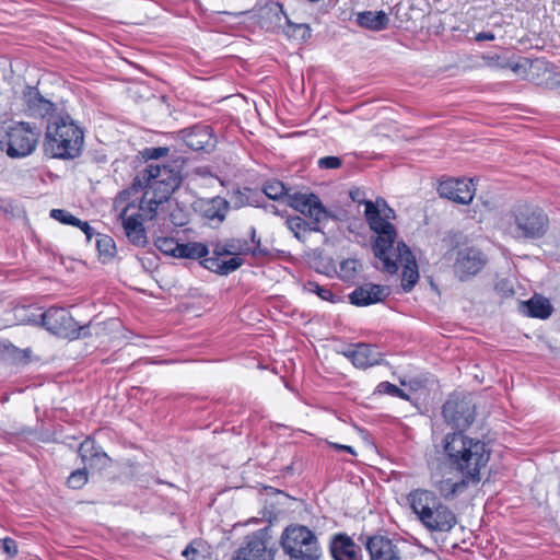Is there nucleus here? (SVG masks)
<instances>
[{
  "instance_id": "f257e3e1",
  "label": "nucleus",
  "mask_w": 560,
  "mask_h": 560,
  "mask_svg": "<svg viewBox=\"0 0 560 560\" xmlns=\"http://www.w3.org/2000/svg\"><path fill=\"white\" fill-rule=\"evenodd\" d=\"M443 448L453 470L472 485L480 482L481 470L487 467L491 455V450L483 441L469 438L463 432H453L444 436Z\"/></svg>"
},
{
  "instance_id": "f03ea898",
  "label": "nucleus",
  "mask_w": 560,
  "mask_h": 560,
  "mask_svg": "<svg viewBox=\"0 0 560 560\" xmlns=\"http://www.w3.org/2000/svg\"><path fill=\"white\" fill-rule=\"evenodd\" d=\"M364 206L366 223L376 234L372 245L374 256L383 262V269L386 272L395 273L398 270V264L390 259L388 253L397 238V231L390 222L396 218V213L382 197L376 198L375 201H364Z\"/></svg>"
},
{
  "instance_id": "7ed1b4c3",
  "label": "nucleus",
  "mask_w": 560,
  "mask_h": 560,
  "mask_svg": "<svg viewBox=\"0 0 560 560\" xmlns=\"http://www.w3.org/2000/svg\"><path fill=\"white\" fill-rule=\"evenodd\" d=\"M83 143V130L69 114H58L48 120L44 141L46 154L54 159L73 160L81 154Z\"/></svg>"
},
{
  "instance_id": "20e7f679",
  "label": "nucleus",
  "mask_w": 560,
  "mask_h": 560,
  "mask_svg": "<svg viewBox=\"0 0 560 560\" xmlns=\"http://www.w3.org/2000/svg\"><path fill=\"white\" fill-rule=\"evenodd\" d=\"M549 224L545 210L527 202L515 203L500 219L502 232L514 240H539L547 234Z\"/></svg>"
},
{
  "instance_id": "39448f33",
  "label": "nucleus",
  "mask_w": 560,
  "mask_h": 560,
  "mask_svg": "<svg viewBox=\"0 0 560 560\" xmlns=\"http://www.w3.org/2000/svg\"><path fill=\"white\" fill-rule=\"evenodd\" d=\"M267 257L269 250L266 247H252L246 238L231 237L213 244L212 256L200 262L206 269L221 276H226L238 269L244 260L241 255Z\"/></svg>"
},
{
  "instance_id": "423d86ee",
  "label": "nucleus",
  "mask_w": 560,
  "mask_h": 560,
  "mask_svg": "<svg viewBox=\"0 0 560 560\" xmlns=\"http://www.w3.org/2000/svg\"><path fill=\"white\" fill-rule=\"evenodd\" d=\"M180 184L182 175L178 165L171 166L149 163L144 170L137 174L131 189L141 191L144 188H150L158 191L161 199H168Z\"/></svg>"
},
{
  "instance_id": "0eeeda50",
  "label": "nucleus",
  "mask_w": 560,
  "mask_h": 560,
  "mask_svg": "<svg viewBox=\"0 0 560 560\" xmlns=\"http://www.w3.org/2000/svg\"><path fill=\"white\" fill-rule=\"evenodd\" d=\"M38 318V323H40L48 331L58 337L70 340L91 337L93 335V330H96L98 327V324L95 325L93 320L79 325L70 312L63 307L51 306L40 313ZM95 334H97V331H95Z\"/></svg>"
},
{
  "instance_id": "6e6552de",
  "label": "nucleus",
  "mask_w": 560,
  "mask_h": 560,
  "mask_svg": "<svg viewBox=\"0 0 560 560\" xmlns=\"http://www.w3.org/2000/svg\"><path fill=\"white\" fill-rule=\"evenodd\" d=\"M280 545L290 560H319L322 555L316 535L303 525L288 526L281 535Z\"/></svg>"
},
{
  "instance_id": "1a4fd4ad",
  "label": "nucleus",
  "mask_w": 560,
  "mask_h": 560,
  "mask_svg": "<svg viewBox=\"0 0 560 560\" xmlns=\"http://www.w3.org/2000/svg\"><path fill=\"white\" fill-rule=\"evenodd\" d=\"M39 135L40 130L30 122L14 124L0 136V150L13 159L27 156L35 150Z\"/></svg>"
},
{
  "instance_id": "9d476101",
  "label": "nucleus",
  "mask_w": 560,
  "mask_h": 560,
  "mask_svg": "<svg viewBox=\"0 0 560 560\" xmlns=\"http://www.w3.org/2000/svg\"><path fill=\"white\" fill-rule=\"evenodd\" d=\"M271 540V527L265 526L245 536L232 560H275L276 548L270 545Z\"/></svg>"
},
{
  "instance_id": "9b49d317",
  "label": "nucleus",
  "mask_w": 560,
  "mask_h": 560,
  "mask_svg": "<svg viewBox=\"0 0 560 560\" xmlns=\"http://www.w3.org/2000/svg\"><path fill=\"white\" fill-rule=\"evenodd\" d=\"M288 205L300 213L312 220V230L323 232V224L329 219H337L320 201L319 197L313 192H294L288 195Z\"/></svg>"
},
{
  "instance_id": "f8f14e48",
  "label": "nucleus",
  "mask_w": 560,
  "mask_h": 560,
  "mask_svg": "<svg viewBox=\"0 0 560 560\" xmlns=\"http://www.w3.org/2000/svg\"><path fill=\"white\" fill-rule=\"evenodd\" d=\"M442 415L448 424L462 432L474 422L476 407L469 397L452 395L443 405Z\"/></svg>"
},
{
  "instance_id": "ddd939ff",
  "label": "nucleus",
  "mask_w": 560,
  "mask_h": 560,
  "mask_svg": "<svg viewBox=\"0 0 560 560\" xmlns=\"http://www.w3.org/2000/svg\"><path fill=\"white\" fill-rule=\"evenodd\" d=\"M486 255L477 247L465 246L455 250L453 271L460 281H466L481 271Z\"/></svg>"
},
{
  "instance_id": "4468645a",
  "label": "nucleus",
  "mask_w": 560,
  "mask_h": 560,
  "mask_svg": "<svg viewBox=\"0 0 560 560\" xmlns=\"http://www.w3.org/2000/svg\"><path fill=\"white\" fill-rule=\"evenodd\" d=\"M369 552L370 560H402L399 544L384 535L360 538Z\"/></svg>"
},
{
  "instance_id": "2eb2a0df",
  "label": "nucleus",
  "mask_w": 560,
  "mask_h": 560,
  "mask_svg": "<svg viewBox=\"0 0 560 560\" xmlns=\"http://www.w3.org/2000/svg\"><path fill=\"white\" fill-rule=\"evenodd\" d=\"M388 254L396 264L397 260L404 264L401 288L405 292H409L419 280L418 265L410 248L404 242H398L396 249L393 247Z\"/></svg>"
},
{
  "instance_id": "dca6fc26",
  "label": "nucleus",
  "mask_w": 560,
  "mask_h": 560,
  "mask_svg": "<svg viewBox=\"0 0 560 560\" xmlns=\"http://www.w3.org/2000/svg\"><path fill=\"white\" fill-rule=\"evenodd\" d=\"M421 525L430 533H448L457 524L455 513L441 501L434 505L429 515L421 517Z\"/></svg>"
},
{
  "instance_id": "f3484780",
  "label": "nucleus",
  "mask_w": 560,
  "mask_h": 560,
  "mask_svg": "<svg viewBox=\"0 0 560 560\" xmlns=\"http://www.w3.org/2000/svg\"><path fill=\"white\" fill-rule=\"evenodd\" d=\"M438 192L442 198L460 205H468L474 199L475 187L472 179L450 178L439 184Z\"/></svg>"
},
{
  "instance_id": "a211bd4d",
  "label": "nucleus",
  "mask_w": 560,
  "mask_h": 560,
  "mask_svg": "<svg viewBox=\"0 0 560 560\" xmlns=\"http://www.w3.org/2000/svg\"><path fill=\"white\" fill-rule=\"evenodd\" d=\"M178 136L192 151L209 152L215 147L212 129L207 125H195L178 131Z\"/></svg>"
},
{
  "instance_id": "6ab92c4d",
  "label": "nucleus",
  "mask_w": 560,
  "mask_h": 560,
  "mask_svg": "<svg viewBox=\"0 0 560 560\" xmlns=\"http://www.w3.org/2000/svg\"><path fill=\"white\" fill-rule=\"evenodd\" d=\"M130 205H127L119 213V220L121 221L125 234L129 242L136 246L144 247L148 244V237L145 229L142 224V218L140 214L128 215Z\"/></svg>"
},
{
  "instance_id": "aec40b11",
  "label": "nucleus",
  "mask_w": 560,
  "mask_h": 560,
  "mask_svg": "<svg viewBox=\"0 0 560 560\" xmlns=\"http://www.w3.org/2000/svg\"><path fill=\"white\" fill-rule=\"evenodd\" d=\"M334 560H362L361 548L347 534L335 535L329 545Z\"/></svg>"
},
{
  "instance_id": "412c9836",
  "label": "nucleus",
  "mask_w": 560,
  "mask_h": 560,
  "mask_svg": "<svg viewBox=\"0 0 560 560\" xmlns=\"http://www.w3.org/2000/svg\"><path fill=\"white\" fill-rule=\"evenodd\" d=\"M342 354L359 369H368L380 362V353L376 348L368 343L350 345Z\"/></svg>"
},
{
  "instance_id": "4be33fe9",
  "label": "nucleus",
  "mask_w": 560,
  "mask_h": 560,
  "mask_svg": "<svg viewBox=\"0 0 560 560\" xmlns=\"http://www.w3.org/2000/svg\"><path fill=\"white\" fill-rule=\"evenodd\" d=\"M407 502L417 520L429 515V512L440 502L438 495L427 489H415L407 494Z\"/></svg>"
},
{
  "instance_id": "5701e85b",
  "label": "nucleus",
  "mask_w": 560,
  "mask_h": 560,
  "mask_svg": "<svg viewBox=\"0 0 560 560\" xmlns=\"http://www.w3.org/2000/svg\"><path fill=\"white\" fill-rule=\"evenodd\" d=\"M24 100L26 110L31 116L42 118L48 117V120L52 116H58V114H54L55 104L49 100H46L36 88L28 86L24 92Z\"/></svg>"
},
{
  "instance_id": "b1692460",
  "label": "nucleus",
  "mask_w": 560,
  "mask_h": 560,
  "mask_svg": "<svg viewBox=\"0 0 560 560\" xmlns=\"http://www.w3.org/2000/svg\"><path fill=\"white\" fill-rule=\"evenodd\" d=\"M388 295L386 288L378 284H364L349 295L350 302L357 306H366L383 301Z\"/></svg>"
},
{
  "instance_id": "393cba45",
  "label": "nucleus",
  "mask_w": 560,
  "mask_h": 560,
  "mask_svg": "<svg viewBox=\"0 0 560 560\" xmlns=\"http://www.w3.org/2000/svg\"><path fill=\"white\" fill-rule=\"evenodd\" d=\"M259 16L262 27L272 32L282 31L287 20H289L283 10V5L279 2L266 4L261 9Z\"/></svg>"
},
{
  "instance_id": "a878e982",
  "label": "nucleus",
  "mask_w": 560,
  "mask_h": 560,
  "mask_svg": "<svg viewBox=\"0 0 560 560\" xmlns=\"http://www.w3.org/2000/svg\"><path fill=\"white\" fill-rule=\"evenodd\" d=\"M552 311L550 301L539 294H534L528 301L520 303V312L534 318L546 319L552 314Z\"/></svg>"
},
{
  "instance_id": "bb28decb",
  "label": "nucleus",
  "mask_w": 560,
  "mask_h": 560,
  "mask_svg": "<svg viewBox=\"0 0 560 560\" xmlns=\"http://www.w3.org/2000/svg\"><path fill=\"white\" fill-rule=\"evenodd\" d=\"M229 209L230 202L220 196L201 203L202 215L209 221H217L218 223H222L225 220Z\"/></svg>"
},
{
  "instance_id": "cd10ccee",
  "label": "nucleus",
  "mask_w": 560,
  "mask_h": 560,
  "mask_svg": "<svg viewBox=\"0 0 560 560\" xmlns=\"http://www.w3.org/2000/svg\"><path fill=\"white\" fill-rule=\"evenodd\" d=\"M357 23L361 27L378 32L388 27L389 18L384 11H363L358 13Z\"/></svg>"
},
{
  "instance_id": "c85d7f7f",
  "label": "nucleus",
  "mask_w": 560,
  "mask_h": 560,
  "mask_svg": "<svg viewBox=\"0 0 560 560\" xmlns=\"http://www.w3.org/2000/svg\"><path fill=\"white\" fill-rule=\"evenodd\" d=\"M143 190L144 192L139 203V214L143 220H153L159 206L168 199H161L160 194L150 188H144Z\"/></svg>"
},
{
  "instance_id": "c756f323",
  "label": "nucleus",
  "mask_w": 560,
  "mask_h": 560,
  "mask_svg": "<svg viewBox=\"0 0 560 560\" xmlns=\"http://www.w3.org/2000/svg\"><path fill=\"white\" fill-rule=\"evenodd\" d=\"M209 254L208 246L203 243L199 242H190L186 244H177L174 246L172 250V256L176 258H188V259H198V258H208Z\"/></svg>"
},
{
  "instance_id": "7c9ffc66",
  "label": "nucleus",
  "mask_w": 560,
  "mask_h": 560,
  "mask_svg": "<svg viewBox=\"0 0 560 560\" xmlns=\"http://www.w3.org/2000/svg\"><path fill=\"white\" fill-rule=\"evenodd\" d=\"M469 486H474L471 481L467 480L463 476L459 479L454 480L453 478H447L440 480L436 483V488L442 497L445 499H452L456 495L465 492Z\"/></svg>"
},
{
  "instance_id": "2f4dec72",
  "label": "nucleus",
  "mask_w": 560,
  "mask_h": 560,
  "mask_svg": "<svg viewBox=\"0 0 560 560\" xmlns=\"http://www.w3.org/2000/svg\"><path fill=\"white\" fill-rule=\"evenodd\" d=\"M282 33L292 40L303 43L312 36L311 26L306 23H293L290 19L287 20L282 28Z\"/></svg>"
},
{
  "instance_id": "473e14b6",
  "label": "nucleus",
  "mask_w": 560,
  "mask_h": 560,
  "mask_svg": "<svg viewBox=\"0 0 560 560\" xmlns=\"http://www.w3.org/2000/svg\"><path fill=\"white\" fill-rule=\"evenodd\" d=\"M96 248L103 262L112 260L116 255L115 241L106 234L96 235Z\"/></svg>"
},
{
  "instance_id": "72a5a7b5",
  "label": "nucleus",
  "mask_w": 560,
  "mask_h": 560,
  "mask_svg": "<svg viewBox=\"0 0 560 560\" xmlns=\"http://www.w3.org/2000/svg\"><path fill=\"white\" fill-rule=\"evenodd\" d=\"M285 223H287L288 229L300 241L304 240V237H305L304 234L306 232H314L312 230V225H313L312 221L307 222L306 220H304L303 218H301L299 215L289 218Z\"/></svg>"
},
{
  "instance_id": "f704fd0d",
  "label": "nucleus",
  "mask_w": 560,
  "mask_h": 560,
  "mask_svg": "<svg viewBox=\"0 0 560 560\" xmlns=\"http://www.w3.org/2000/svg\"><path fill=\"white\" fill-rule=\"evenodd\" d=\"M304 289L307 292L317 294L324 301H329L331 303H336L337 301H339V298L336 296L328 287L319 285L315 281H307L304 284Z\"/></svg>"
},
{
  "instance_id": "c9c22d12",
  "label": "nucleus",
  "mask_w": 560,
  "mask_h": 560,
  "mask_svg": "<svg viewBox=\"0 0 560 560\" xmlns=\"http://www.w3.org/2000/svg\"><path fill=\"white\" fill-rule=\"evenodd\" d=\"M264 192L268 198L273 200H279L283 197H285V199L288 200V189L285 188L283 183L279 180L267 182L264 185Z\"/></svg>"
},
{
  "instance_id": "e433bc0d",
  "label": "nucleus",
  "mask_w": 560,
  "mask_h": 560,
  "mask_svg": "<svg viewBox=\"0 0 560 560\" xmlns=\"http://www.w3.org/2000/svg\"><path fill=\"white\" fill-rule=\"evenodd\" d=\"M360 267H361V264L357 259L343 260L340 264L339 277L343 281H352V280H354Z\"/></svg>"
},
{
  "instance_id": "4c0bfd02",
  "label": "nucleus",
  "mask_w": 560,
  "mask_h": 560,
  "mask_svg": "<svg viewBox=\"0 0 560 560\" xmlns=\"http://www.w3.org/2000/svg\"><path fill=\"white\" fill-rule=\"evenodd\" d=\"M527 66H529L530 69H536L538 71H540V70L547 71L546 62H544L541 60L529 61V59H527V58H523L522 61H520V62H511L510 61V66H508V68H510L515 73H521V72L526 71Z\"/></svg>"
},
{
  "instance_id": "58836bf2",
  "label": "nucleus",
  "mask_w": 560,
  "mask_h": 560,
  "mask_svg": "<svg viewBox=\"0 0 560 560\" xmlns=\"http://www.w3.org/2000/svg\"><path fill=\"white\" fill-rule=\"evenodd\" d=\"M101 450V446L96 445V442L93 439L86 438L80 444L78 453L82 462L85 464L94 456V454H96Z\"/></svg>"
},
{
  "instance_id": "ea45409f",
  "label": "nucleus",
  "mask_w": 560,
  "mask_h": 560,
  "mask_svg": "<svg viewBox=\"0 0 560 560\" xmlns=\"http://www.w3.org/2000/svg\"><path fill=\"white\" fill-rule=\"evenodd\" d=\"M249 192H250L249 188H244V190H240V189L234 190L231 194V199L229 201L230 207L232 206L234 209H240L245 206H252L253 202L249 199V196H248Z\"/></svg>"
},
{
  "instance_id": "a19ab883",
  "label": "nucleus",
  "mask_w": 560,
  "mask_h": 560,
  "mask_svg": "<svg viewBox=\"0 0 560 560\" xmlns=\"http://www.w3.org/2000/svg\"><path fill=\"white\" fill-rule=\"evenodd\" d=\"M50 217L66 225L77 226V225H79V223H81L80 219L72 215L69 211H67L65 209L50 210Z\"/></svg>"
},
{
  "instance_id": "79ce46f5",
  "label": "nucleus",
  "mask_w": 560,
  "mask_h": 560,
  "mask_svg": "<svg viewBox=\"0 0 560 560\" xmlns=\"http://www.w3.org/2000/svg\"><path fill=\"white\" fill-rule=\"evenodd\" d=\"M86 482L88 471L85 468L72 471L67 480V485L71 489H81Z\"/></svg>"
},
{
  "instance_id": "37998d69",
  "label": "nucleus",
  "mask_w": 560,
  "mask_h": 560,
  "mask_svg": "<svg viewBox=\"0 0 560 560\" xmlns=\"http://www.w3.org/2000/svg\"><path fill=\"white\" fill-rule=\"evenodd\" d=\"M377 392L380 394H387L390 396L400 397L402 399H408L409 396L399 387H397L395 384H392L389 382H382L377 385Z\"/></svg>"
},
{
  "instance_id": "c03bdc74",
  "label": "nucleus",
  "mask_w": 560,
  "mask_h": 560,
  "mask_svg": "<svg viewBox=\"0 0 560 560\" xmlns=\"http://www.w3.org/2000/svg\"><path fill=\"white\" fill-rule=\"evenodd\" d=\"M85 464L92 468L103 469L109 466L110 458L103 450H101Z\"/></svg>"
},
{
  "instance_id": "a18cd8bd",
  "label": "nucleus",
  "mask_w": 560,
  "mask_h": 560,
  "mask_svg": "<svg viewBox=\"0 0 560 560\" xmlns=\"http://www.w3.org/2000/svg\"><path fill=\"white\" fill-rule=\"evenodd\" d=\"M482 60L485 61V65L490 68L508 69V66H510L509 60H502L501 57L497 54L483 55Z\"/></svg>"
},
{
  "instance_id": "49530a36",
  "label": "nucleus",
  "mask_w": 560,
  "mask_h": 560,
  "mask_svg": "<svg viewBox=\"0 0 560 560\" xmlns=\"http://www.w3.org/2000/svg\"><path fill=\"white\" fill-rule=\"evenodd\" d=\"M320 170H336L341 167L342 160L338 156H324L317 161Z\"/></svg>"
},
{
  "instance_id": "de8ad7c7",
  "label": "nucleus",
  "mask_w": 560,
  "mask_h": 560,
  "mask_svg": "<svg viewBox=\"0 0 560 560\" xmlns=\"http://www.w3.org/2000/svg\"><path fill=\"white\" fill-rule=\"evenodd\" d=\"M170 149L167 147L145 148L142 152V156L149 160H159L162 156H166Z\"/></svg>"
},
{
  "instance_id": "09e8293b",
  "label": "nucleus",
  "mask_w": 560,
  "mask_h": 560,
  "mask_svg": "<svg viewBox=\"0 0 560 560\" xmlns=\"http://www.w3.org/2000/svg\"><path fill=\"white\" fill-rule=\"evenodd\" d=\"M0 549H2L9 557H15L18 555L16 541L12 538L0 539Z\"/></svg>"
},
{
  "instance_id": "8fccbe9b",
  "label": "nucleus",
  "mask_w": 560,
  "mask_h": 560,
  "mask_svg": "<svg viewBox=\"0 0 560 560\" xmlns=\"http://www.w3.org/2000/svg\"><path fill=\"white\" fill-rule=\"evenodd\" d=\"M178 243H176L173 238H159L156 241V246L160 250H162L165 254L172 255V250L174 249V246H176Z\"/></svg>"
},
{
  "instance_id": "3c124183",
  "label": "nucleus",
  "mask_w": 560,
  "mask_h": 560,
  "mask_svg": "<svg viewBox=\"0 0 560 560\" xmlns=\"http://www.w3.org/2000/svg\"><path fill=\"white\" fill-rule=\"evenodd\" d=\"M350 198L358 203H363L366 201L364 199V192L360 188L351 189L349 192Z\"/></svg>"
},
{
  "instance_id": "603ef678",
  "label": "nucleus",
  "mask_w": 560,
  "mask_h": 560,
  "mask_svg": "<svg viewBox=\"0 0 560 560\" xmlns=\"http://www.w3.org/2000/svg\"><path fill=\"white\" fill-rule=\"evenodd\" d=\"M77 226L83 231L88 241H90L92 238L94 233H93V229L90 226L89 222L81 221V223H79V225H77Z\"/></svg>"
},
{
  "instance_id": "864d4df0",
  "label": "nucleus",
  "mask_w": 560,
  "mask_h": 560,
  "mask_svg": "<svg viewBox=\"0 0 560 560\" xmlns=\"http://www.w3.org/2000/svg\"><path fill=\"white\" fill-rule=\"evenodd\" d=\"M495 36L492 32H480L475 36L476 42L493 40Z\"/></svg>"
},
{
  "instance_id": "5fc2aeb1",
  "label": "nucleus",
  "mask_w": 560,
  "mask_h": 560,
  "mask_svg": "<svg viewBox=\"0 0 560 560\" xmlns=\"http://www.w3.org/2000/svg\"><path fill=\"white\" fill-rule=\"evenodd\" d=\"M250 245L252 247H261L260 238L256 234V229L254 226L250 228Z\"/></svg>"
},
{
  "instance_id": "6e6d98bb",
  "label": "nucleus",
  "mask_w": 560,
  "mask_h": 560,
  "mask_svg": "<svg viewBox=\"0 0 560 560\" xmlns=\"http://www.w3.org/2000/svg\"><path fill=\"white\" fill-rule=\"evenodd\" d=\"M331 446L335 450H337V451H345V452H348V453H350L352 455H355L354 450L351 446H349V445H342V444L334 443V444H331Z\"/></svg>"
},
{
  "instance_id": "4d7b16f0",
  "label": "nucleus",
  "mask_w": 560,
  "mask_h": 560,
  "mask_svg": "<svg viewBox=\"0 0 560 560\" xmlns=\"http://www.w3.org/2000/svg\"><path fill=\"white\" fill-rule=\"evenodd\" d=\"M197 553V550L190 546L186 547L182 555L188 560H194L192 556Z\"/></svg>"
}]
</instances>
